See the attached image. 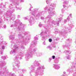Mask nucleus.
Returning a JSON list of instances; mask_svg holds the SVG:
<instances>
[{
  "mask_svg": "<svg viewBox=\"0 0 76 76\" xmlns=\"http://www.w3.org/2000/svg\"><path fill=\"white\" fill-rule=\"evenodd\" d=\"M52 7H56V4H50L48 7V10L49 12H52L53 10V8H51Z\"/></svg>",
  "mask_w": 76,
  "mask_h": 76,
  "instance_id": "f257e3e1",
  "label": "nucleus"
},
{
  "mask_svg": "<svg viewBox=\"0 0 76 76\" xmlns=\"http://www.w3.org/2000/svg\"><path fill=\"white\" fill-rule=\"evenodd\" d=\"M71 53V52L70 51H67L66 52V57L67 59H70V58H71V56H70L69 55Z\"/></svg>",
  "mask_w": 76,
  "mask_h": 76,
  "instance_id": "f03ea898",
  "label": "nucleus"
},
{
  "mask_svg": "<svg viewBox=\"0 0 76 76\" xmlns=\"http://www.w3.org/2000/svg\"><path fill=\"white\" fill-rule=\"evenodd\" d=\"M54 65V68L56 69H60V66L59 64H56V65Z\"/></svg>",
  "mask_w": 76,
  "mask_h": 76,
  "instance_id": "7ed1b4c3",
  "label": "nucleus"
},
{
  "mask_svg": "<svg viewBox=\"0 0 76 76\" xmlns=\"http://www.w3.org/2000/svg\"><path fill=\"white\" fill-rule=\"evenodd\" d=\"M68 3H69V2L66 1H65L63 2L64 4L63 5V6L64 7H66V5H67V4H68Z\"/></svg>",
  "mask_w": 76,
  "mask_h": 76,
  "instance_id": "20e7f679",
  "label": "nucleus"
},
{
  "mask_svg": "<svg viewBox=\"0 0 76 76\" xmlns=\"http://www.w3.org/2000/svg\"><path fill=\"white\" fill-rule=\"evenodd\" d=\"M38 62L37 61H36L34 62V63L35 64V66H38Z\"/></svg>",
  "mask_w": 76,
  "mask_h": 76,
  "instance_id": "39448f33",
  "label": "nucleus"
},
{
  "mask_svg": "<svg viewBox=\"0 0 76 76\" xmlns=\"http://www.w3.org/2000/svg\"><path fill=\"white\" fill-rule=\"evenodd\" d=\"M67 20H68V21H69L70 20V17L68 16L67 18Z\"/></svg>",
  "mask_w": 76,
  "mask_h": 76,
  "instance_id": "423d86ee",
  "label": "nucleus"
},
{
  "mask_svg": "<svg viewBox=\"0 0 76 76\" xmlns=\"http://www.w3.org/2000/svg\"><path fill=\"white\" fill-rule=\"evenodd\" d=\"M15 52V50H11L10 52V53H14Z\"/></svg>",
  "mask_w": 76,
  "mask_h": 76,
  "instance_id": "0eeeda50",
  "label": "nucleus"
},
{
  "mask_svg": "<svg viewBox=\"0 0 76 76\" xmlns=\"http://www.w3.org/2000/svg\"><path fill=\"white\" fill-rule=\"evenodd\" d=\"M47 49H50V50H51V48L50 46H48L47 47Z\"/></svg>",
  "mask_w": 76,
  "mask_h": 76,
  "instance_id": "6e6552de",
  "label": "nucleus"
},
{
  "mask_svg": "<svg viewBox=\"0 0 76 76\" xmlns=\"http://www.w3.org/2000/svg\"><path fill=\"white\" fill-rule=\"evenodd\" d=\"M46 2L47 4H49V3H50V1H48V0H47L46 1Z\"/></svg>",
  "mask_w": 76,
  "mask_h": 76,
  "instance_id": "1a4fd4ad",
  "label": "nucleus"
},
{
  "mask_svg": "<svg viewBox=\"0 0 76 76\" xmlns=\"http://www.w3.org/2000/svg\"><path fill=\"white\" fill-rule=\"evenodd\" d=\"M29 22L31 24L32 23H32H34V22H33V21H32V20H30V21H29Z\"/></svg>",
  "mask_w": 76,
  "mask_h": 76,
  "instance_id": "9d476101",
  "label": "nucleus"
},
{
  "mask_svg": "<svg viewBox=\"0 0 76 76\" xmlns=\"http://www.w3.org/2000/svg\"><path fill=\"white\" fill-rule=\"evenodd\" d=\"M49 41L51 42H52V39H49Z\"/></svg>",
  "mask_w": 76,
  "mask_h": 76,
  "instance_id": "9b49d317",
  "label": "nucleus"
},
{
  "mask_svg": "<svg viewBox=\"0 0 76 76\" xmlns=\"http://www.w3.org/2000/svg\"><path fill=\"white\" fill-rule=\"evenodd\" d=\"M55 56H52L53 59H54V58H55Z\"/></svg>",
  "mask_w": 76,
  "mask_h": 76,
  "instance_id": "f8f14e48",
  "label": "nucleus"
},
{
  "mask_svg": "<svg viewBox=\"0 0 76 76\" xmlns=\"http://www.w3.org/2000/svg\"><path fill=\"white\" fill-rule=\"evenodd\" d=\"M57 23V25L58 26V25H59V23Z\"/></svg>",
  "mask_w": 76,
  "mask_h": 76,
  "instance_id": "ddd939ff",
  "label": "nucleus"
},
{
  "mask_svg": "<svg viewBox=\"0 0 76 76\" xmlns=\"http://www.w3.org/2000/svg\"><path fill=\"white\" fill-rule=\"evenodd\" d=\"M62 19H63V18H62L59 19V21H60L61 20H62Z\"/></svg>",
  "mask_w": 76,
  "mask_h": 76,
  "instance_id": "4468645a",
  "label": "nucleus"
},
{
  "mask_svg": "<svg viewBox=\"0 0 76 76\" xmlns=\"http://www.w3.org/2000/svg\"><path fill=\"white\" fill-rule=\"evenodd\" d=\"M34 13H33V12H31V13L32 15H34V14H35V13L34 12Z\"/></svg>",
  "mask_w": 76,
  "mask_h": 76,
  "instance_id": "2eb2a0df",
  "label": "nucleus"
},
{
  "mask_svg": "<svg viewBox=\"0 0 76 76\" xmlns=\"http://www.w3.org/2000/svg\"><path fill=\"white\" fill-rule=\"evenodd\" d=\"M42 26V25H41V24H39V26L40 27H41Z\"/></svg>",
  "mask_w": 76,
  "mask_h": 76,
  "instance_id": "dca6fc26",
  "label": "nucleus"
},
{
  "mask_svg": "<svg viewBox=\"0 0 76 76\" xmlns=\"http://www.w3.org/2000/svg\"><path fill=\"white\" fill-rule=\"evenodd\" d=\"M49 60L51 61L52 60L51 58H49Z\"/></svg>",
  "mask_w": 76,
  "mask_h": 76,
  "instance_id": "f3484780",
  "label": "nucleus"
},
{
  "mask_svg": "<svg viewBox=\"0 0 76 76\" xmlns=\"http://www.w3.org/2000/svg\"><path fill=\"white\" fill-rule=\"evenodd\" d=\"M64 22H67V20H64Z\"/></svg>",
  "mask_w": 76,
  "mask_h": 76,
  "instance_id": "a211bd4d",
  "label": "nucleus"
},
{
  "mask_svg": "<svg viewBox=\"0 0 76 76\" xmlns=\"http://www.w3.org/2000/svg\"><path fill=\"white\" fill-rule=\"evenodd\" d=\"M2 49H4V47L2 46Z\"/></svg>",
  "mask_w": 76,
  "mask_h": 76,
  "instance_id": "6ab92c4d",
  "label": "nucleus"
},
{
  "mask_svg": "<svg viewBox=\"0 0 76 76\" xmlns=\"http://www.w3.org/2000/svg\"><path fill=\"white\" fill-rule=\"evenodd\" d=\"M38 70H40V69H41V67H39V68H38Z\"/></svg>",
  "mask_w": 76,
  "mask_h": 76,
  "instance_id": "aec40b11",
  "label": "nucleus"
},
{
  "mask_svg": "<svg viewBox=\"0 0 76 76\" xmlns=\"http://www.w3.org/2000/svg\"><path fill=\"white\" fill-rule=\"evenodd\" d=\"M69 16H72V14H70L69 15Z\"/></svg>",
  "mask_w": 76,
  "mask_h": 76,
  "instance_id": "412c9836",
  "label": "nucleus"
},
{
  "mask_svg": "<svg viewBox=\"0 0 76 76\" xmlns=\"http://www.w3.org/2000/svg\"><path fill=\"white\" fill-rule=\"evenodd\" d=\"M15 49H16L17 48V46H16L15 47Z\"/></svg>",
  "mask_w": 76,
  "mask_h": 76,
  "instance_id": "4be33fe9",
  "label": "nucleus"
},
{
  "mask_svg": "<svg viewBox=\"0 0 76 76\" xmlns=\"http://www.w3.org/2000/svg\"><path fill=\"white\" fill-rule=\"evenodd\" d=\"M6 26H4V28H6Z\"/></svg>",
  "mask_w": 76,
  "mask_h": 76,
  "instance_id": "5701e85b",
  "label": "nucleus"
},
{
  "mask_svg": "<svg viewBox=\"0 0 76 76\" xmlns=\"http://www.w3.org/2000/svg\"><path fill=\"white\" fill-rule=\"evenodd\" d=\"M41 19H44V18H42H42H41Z\"/></svg>",
  "mask_w": 76,
  "mask_h": 76,
  "instance_id": "b1692460",
  "label": "nucleus"
},
{
  "mask_svg": "<svg viewBox=\"0 0 76 76\" xmlns=\"http://www.w3.org/2000/svg\"><path fill=\"white\" fill-rule=\"evenodd\" d=\"M27 56H28V55H26V57H27Z\"/></svg>",
  "mask_w": 76,
  "mask_h": 76,
  "instance_id": "393cba45",
  "label": "nucleus"
},
{
  "mask_svg": "<svg viewBox=\"0 0 76 76\" xmlns=\"http://www.w3.org/2000/svg\"><path fill=\"white\" fill-rule=\"evenodd\" d=\"M31 19H32V18H30V20H31Z\"/></svg>",
  "mask_w": 76,
  "mask_h": 76,
  "instance_id": "a878e982",
  "label": "nucleus"
},
{
  "mask_svg": "<svg viewBox=\"0 0 76 76\" xmlns=\"http://www.w3.org/2000/svg\"><path fill=\"white\" fill-rule=\"evenodd\" d=\"M37 39V38H36V39Z\"/></svg>",
  "mask_w": 76,
  "mask_h": 76,
  "instance_id": "bb28decb",
  "label": "nucleus"
},
{
  "mask_svg": "<svg viewBox=\"0 0 76 76\" xmlns=\"http://www.w3.org/2000/svg\"><path fill=\"white\" fill-rule=\"evenodd\" d=\"M75 2L76 3V0L75 1Z\"/></svg>",
  "mask_w": 76,
  "mask_h": 76,
  "instance_id": "cd10ccee",
  "label": "nucleus"
},
{
  "mask_svg": "<svg viewBox=\"0 0 76 76\" xmlns=\"http://www.w3.org/2000/svg\"><path fill=\"white\" fill-rule=\"evenodd\" d=\"M75 64H76V63H75Z\"/></svg>",
  "mask_w": 76,
  "mask_h": 76,
  "instance_id": "c85d7f7f",
  "label": "nucleus"
},
{
  "mask_svg": "<svg viewBox=\"0 0 76 76\" xmlns=\"http://www.w3.org/2000/svg\"><path fill=\"white\" fill-rule=\"evenodd\" d=\"M63 0H61L62 1H63Z\"/></svg>",
  "mask_w": 76,
  "mask_h": 76,
  "instance_id": "c756f323",
  "label": "nucleus"
},
{
  "mask_svg": "<svg viewBox=\"0 0 76 76\" xmlns=\"http://www.w3.org/2000/svg\"><path fill=\"white\" fill-rule=\"evenodd\" d=\"M34 16H35V15H34Z\"/></svg>",
  "mask_w": 76,
  "mask_h": 76,
  "instance_id": "7c9ffc66",
  "label": "nucleus"
}]
</instances>
